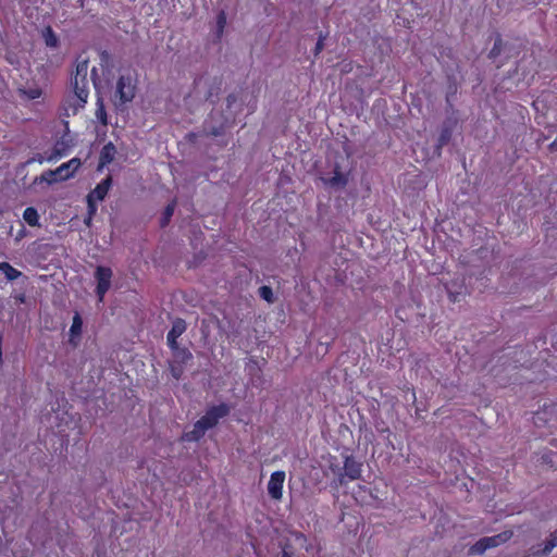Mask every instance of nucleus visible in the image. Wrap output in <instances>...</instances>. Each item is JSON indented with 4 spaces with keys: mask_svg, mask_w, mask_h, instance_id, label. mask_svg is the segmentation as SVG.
Instances as JSON below:
<instances>
[{
    "mask_svg": "<svg viewBox=\"0 0 557 557\" xmlns=\"http://www.w3.org/2000/svg\"><path fill=\"white\" fill-rule=\"evenodd\" d=\"M136 86L132 75H122L117 79L114 100L116 104H124L135 97Z\"/></svg>",
    "mask_w": 557,
    "mask_h": 557,
    "instance_id": "obj_1",
    "label": "nucleus"
},
{
    "mask_svg": "<svg viewBox=\"0 0 557 557\" xmlns=\"http://www.w3.org/2000/svg\"><path fill=\"white\" fill-rule=\"evenodd\" d=\"M361 463L355 460L352 457L347 456L345 458L343 469H337L338 473V485H344L347 480L355 481L361 475Z\"/></svg>",
    "mask_w": 557,
    "mask_h": 557,
    "instance_id": "obj_2",
    "label": "nucleus"
},
{
    "mask_svg": "<svg viewBox=\"0 0 557 557\" xmlns=\"http://www.w3.org/2000/svg\"><path fill=\"white\" fill-rule=\"evenodd\" d=\"M95 277L97 280L96 293L99 301L101 302L111 286L112 270L100 265L96 269Z\"/></svg>",
    "mask_w": 557,
    "mask_h": 557,
    "instance_id": "obj_3",
    "label": "nucleus"
},
{
    "mask_svg": "<svg viewBox=\"0 0 557 557\" xmlns=\"http://www.w3.org/2000/svg\"><path fill=\"white\" fill-rule=\"evenodd\" d=\"M111 186V178L107 177L101 183H99L94 190L87 196L89 213L94 214L96 212L95 201H102L107 196Z\"/></svg>",
    "mask_w": 557,
    "mask_h": 557,
    "instance_id": "obj_4",
    "label": "nucleus"
},
{
    "mask_svg": "<svg viewBox=\"0 0 557 557\" xmlns=\"http://www.w3.org/2000/svg\"><path fill=\"white\" fill-rule=\"evenodd\" d=\"M228 413V407L226 405H219L212 407L207 413L198 421L203 425L206 430L213 428L218 421Z\"/></svg>",
    "mask_w": 557,
    "mask_h": 557,
    "instance_id": "obj_5",
    "label": "nucleus"
},
{
    "mask_svg": "<svg viewBox=\"0 0 557 557\" xmlns=\"http://www.w3.org/2000/svg\"><path fill=\"white\" fill-rule=\"evenodd\" d=\"M284 471H275L268 482V493L272 499L280 500L283 497V485L285 481Z\"/></svg>",
    "mask_w": 557,
    "mask_h": 557,
    "instance_id": "obj_6",
    "label": "nucleus"
},
{
    "mask_svg": "<svg viewBox=\"0 0 557 557\" xmlns=\"http://www.w3.org/2000/svg\"><path fill=\"white\" fill-rule=\"evenodd\" d=\"M73 88L74 95L77 101L76 107L74 108V112H76L77 108H83L87 102L89 89L88 82H81L78 79H73Z\"/></svg>",
    "mask_w": 557,
    "mask_h": 557,
    "instance_id": "obj_7",
    "label": "nucleus"
},
{
    "mask_svg": "<svg viewBox=\"0 0 557 557\" xmlns=\"http://www.w3.org/2000/svg\"><path fill=\"white\" fill-rule=\"evenodd\" d=\"M186 331V323L182 319L173 321L172 327L168 333L166 341L170 348H176V339Z\"/></svg>",
    "mask_w": 557,
    "mask_h": 557,
    "instance_id": "obj_8",
    "label": "nucleus"
},
{
    "mask_svg": "<svg viewBox=\"0 0 557 557\" xmlns=\"http://www.w3.org/2000/svg\"><path fill=\"white\" fill-rule=\"evenodd\" d=\"M81 166V160L74 158L69 162L62 163L58 169L60 180H67L74 175Z\"/></svg>",
    "mask_w": 557,
    "mask_h": 557,
    "instance_id": "obj_9",
    "label": "nucleus"
},
{
    "mask_svg": "<svg viewBox=\"0 0 557 557\" xmlns=\"http://www.w3.org/2000/svg\"><path fill=\"white\" fill-rule=\"evenodd\" d=\"M511 536H512L511 531H505V532H502V533L493 535V536L483 537V540L488 549V548L496 547L503 543H506L508 540L511 539Z\"/></svg>",
    "mask_w": 557,
    "mask_h": 557,
    "instance_id": "obj_10",
    "label": "nucleus"
},
{
    "mask_svg": "<svg viewBox=\"0 0 557 557\" xmlns=\"http://www.w3.org/2000/svg\"><path fill=\"white\" fill-rule=\"evenodd\" d=\"M555 547H557V531L552 534L550 539L545 543L544 547L540 550L535 547L530 548L529 555L525 557L537 556V555H548Z\"/></svg>",
    "mask_w": 557,
    "mask_h": 557,
    "instance_id": "obj_11",
    "label": "nucleus"
},
{
    "mask_svg": "<svg viewBox=\"0 0 557 557\" xmlns=\"http://www.w3.org/2000/svg\"><path fill=\"white\" fill-rule=\"evenodd\" d=\"M116 149L112 143L104 145L100 152V166L111 163L115 157Z\"/></svg>",
    "mask_w": 557,
    "mask_h": 557,
    "instance_id": "obj_12",
    "label": "nucleus"
},
{
    "mask_svg": "<svg viewBox=\"0 0 557 557\" xmlns=\"http://www.w3.org/2000/svg\"><path fill=\"white\" fill-rule=\"evenodd\" d=\"M206 431L203 425L197 421L193 430L184 434L183 440L187 442L198 441L205 435Z\"/></svg>",
    "mask_w": 557,
    "mask_h": 557,
    "instance_id": "obj_13",
    "label": "nucleus"
},
{
    "mask_svg": "<svg viewBox=\"0 0 557 557\" xmlns=\"http://www.w3.org/2000/svg\"><path fill=\"white\" fill-rule=\"evenodd\" d=\"M171 349L173 350L174 354V360L172 362L185 364L193 358L190 351H188L186 348H180L178 345H176V348Z\"/></svg>",
    "mask_w": 557,
    "mask_h": 557,
    "instance_id": "obj_14",
    "label": "nucleus"
},
{
    "mask_svg": "<svg viewBox=\"0 0 557 557\" xmlns=\"http://www.w3.org/2000/svg\"><path fill=\"white\" fill-rule=\"evenodd\" d=\"M325 184L331 187H344L347 184V177L335 169L333 176L325 180Z\"/></svg>",
    "mask_w": 557,
    "mask_h": 557,
    "instance_id": "obj_15",
    "label": "nucleus"
},
{
    "mask_svg": "<svg viewBox=\"0 0 557 557\" xmlns=\"http://www.w3.org/2000/svg\"><path fill=\"white\" fill-rule=\"evenodd\" d=\"M0 272L5 275L8 281H15L22 275L18 270L14 269L8 262H0Z\"/></svg>",
    "mask_w": 557,
    "mask_h": 557,
    "instance_id": "obj_16",
    "label": "nucleus"
},
{
    "mask_svg": "<svg viewBox=\"0 0 557 557\" xmlns=\"http://www.w3.org/2000/svg\"><path fill=\"white\" fill-rule=\"evenodd\" d=\"M23 219L30 226L39 225V214L33 207H28L24 210Z\"/></svg>",
    "mask_w": 557,
    "mask_h": 557,
    "instance_id": "obj_17",
    "label": "nucleus"
},
{
    "mask_svg": "<svg viewBox=\"0 0 557 557\" xmlns=\"http://www.w3.org/2000/svg\"><path fill=\"white\" fill-rule=\"evenodd\" d=\"M87 72H88V60L84 59L77 62L76 72L74 79H78L81 82H87Z\"/></svg>",
    "mask_w": 557,
    "mask_h": 557,
    "instance_id": "obj_18",
    "label": "nucleus"
},
{
    "mask_svg": "<svg viewBox=\"0 0 557 557\" xmlns=\"http://www.w3.org/2000/svg\"><path fill=\"white\" fill-rule=\"evenodd\" d=\"M42 37L45 39V44L48 47L55 48L59 44L58 36L55 35V33L52 30V28L50 26L46 27L42 30Z\"/></svg>",
    "mask_w": 557,
    "mask_h": 557,
    "instance_id": "obj_19",
    "label": "nucleus"
},
{
    "mask_svg": "<svg viewBox=\"0 0 557 557\" xmlns=\"http://www.w3.org/2000/svg\"><path fill=\"white\" fill-rule=\"evenodd\" d=\"M45 182L47 184H53L58 181H61L60 177H59V172H58V169L55 170H49V171H46L44 172L39 177H37L35 180V182Z\"/></svg>",
    "mask_w": 557,
    "mask_h": 557,
    "instance_id": "obj_20",
    "label": "nucleus"
},
{
    "mask_svg": "<svg viewBox=\"0 0 557 557\" xmlns=\"http://www.w3.org/2000/svg\"><path fill=\"white\" fill-rule=\"evenodd\" d=\"M225 125L221 123L219 126L210 125L208 122L205 124V133L209 136H221L224 134Z\"/></svg>",
    "mask_w": 557,
    "mask_h": 557,
    "instance_id": "obj_21",
    "label": "nucleus"
},
{
    "mask_svg": "<svg viewBox=\"0 0 557 557\" xmlns=\"http://www.w3.org/2000/svg\"><path fill=\"white\" fill-rule=\"evenodd\" d=\"M96 117L103 126L108 124L107 112L101 99L97 101Z\"/></svg>",
    "mask_w": 557,
    "mask_h": 557,
    "instance_id": "obj_22",
    "label": "nucleus"
},
{
    "mask_svg": "<svg viewBox=\"0 0 557 557\" xmlns=\"http://www.w3.org/2000/svg\"><path fill=\"white\" fill-rule=\"evenodd\" d=\"M20 92L25 96L27 99H37L41 96V89L38 87H33L28 89H20Z\"/></svg>",
    "mask_w": 557,
    "mask_h": 557,
    "instance_id": "obj_23",
    "label": "nucleus"
},
{
    "mask_svg": "<svg viewBox=\"0 0 557 557\" xmlns=\"http://www.w3.org/2000/svg\"><path fill=\"white\" fill-rule=\"evenodd\" d=\"M337 469H343L339 465H334V463H331L329 469L325 471V475L330 476L332 475L333 478V483L336 485V486H339L338 485V473H337Z\"/></svg>",
    "mask_w": 557,
    "mask_h": 557,
    "instance_id": "obj_24",
    "label": "nucleus"
},
{
    "mask_svg": "<svg viewBox=\"0 0 557 557\" xmlns=\"http://www.w3.org/2000/svg\"><path fill=\"white\" fill-rule=\"evenodd\" d=\"M170 369H171V374L174 379L176 380H180L183 372H184V368H183V364H178V363H175V362H171L170 364Z\"/></svg>",
    "mask_w": 557,
    "mask_h": 557,
    "instance_id": "obj_25",
    "label": "nucleus"
},
{
    "mask_svg": "<svg viewBox=\"0 0 557 557\" xmlns=\"http://www.w3.org/2000/svg\"><path fill=\"white\" fill-rule=\"evenodd\" d=\"M175 201L171 202L170 205L166 206L165 210H164V214H163V219H162V224L165 225L171 216L173 215L174 213V210H175Z\"/></svg>",
    "mask_w": 557,
    "mask_h": 557,
    "instance_id": "obj_26",
    "label": "nucleus"
},
{
    "mask_svg": "<svg viewBox=\"0 0 557 557\" xmlns=\"http://www.w3.org/2000/svg\"><path fill=\"white\" fill-rule=\"evenodd\" d=\"M259 294L268 302H272L273 301V292H272L271 287H269V286L260 287L259 288Z\"/></svg>",
    "mask_w": 557,
    "mask_h": 557,
    "instance_id": "obj_27",
    "label": "nucleus"
},
{
    "mask_svg": "<svg viewBox=\"0 0 557 557\" xmlns=\"http://www.w3.org/2000/svg\"><path fill=\"white\" fill-rule=\"evenodd\" d=\"M487 549L485 543H484V540L481 539L480 541H478L471 548H470V552L472 554H483L485 550Z\"/></svg>",
    "mask_w": 557,
    "mask_h": 557,
    "instance_id": "obj_28",
    "label": "nucleus"
},
{
    "mask_svg": "<svg viewBox=\"0 0 557 557\" xmlns=\"http://www.w3.org/2000/svg\"><path fill=\"white\" fill-rule=\"evenodd\" d=\"M81 330H82V320L78 314H75V317L73 318L72 326H71V333L73 335H76V334L81 333Z\"/></svg>",
    "mask_w": 557,
    "mask_h": 557,
    "instance_id": "obj_29",
    "label": "nucleus"
},
{
    "mask_svg": "<svg viewBox=\"0 0 557 557\" xmlns=\"http://www.w3.org/2000/svg\"><path fill=\"white\" fill-rule=\"evenodd\" d=\"M447 290H448V295H449V299L454 302L458 301L459 300V295H461V292H453L448 286H447Z\"/></svg>",
    "mask_w": 557,
    "mask_h": 557,
    "instance_id": "obj_30",
    "label": "nucleus"
},
{
    "mask_svg": "<svg viewBox=\"0 0 557 557\" xmlns=\"http://www.w3.org/2000/svg\"><path fill=\"white\" fill-rule=\"evenodd\" d=\"M224 23H225V16H224V14L222 13V14H220V16H219V25H220L221 27H223Z\"/></svg>",
    "mask_w": 557,
    "mask_h": 557,
    "instance_id": "obj_31",
    "label": "nucleus"
},
{
    "mask_svg": "<svg viewBox=\"0 0 557 557\" xmlns=\"http://www.w3.org/2000/svg\"><path fill=\"white\" fill-rule=\"evenodd\" d=\"M109 59V54L107 52H101V61L104 62V61H108Z\"/></svg>",
    "mask_w": 557,
    "mask_h": 557,
    "instance_id": "obj_32",
    "label": "nucleus"
},
{
    "mask_svg": "<svg viewBox=\"0 0 557 557\" xmlns=\"http://www.w3.org/2000/svg\"><path fill=\"white\" fill-rule=\"evenodd\" d=\"M322 49V42L321 40L317 44V48H315V51L317 53Z\"/></svg>",
    "mask_w": 557,
    "mask_h": 557,
    "instance_id": "obj_33",
    "label": "nucleus"
}]
</instances>
